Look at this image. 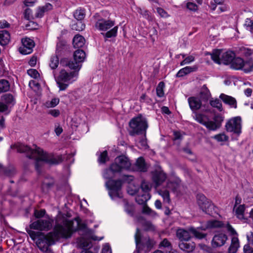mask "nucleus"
<instances>
[{
  "label": "nucleus",
  "mask_w": 253,
  "mask_h": 253,
  "mask_svg": "<svg viewBox=\"0 0 253 253\" xmlns=\"http://www.w3.org/2000/svg\"><path fill=\"white\" fill-rule=\"evenodd\" d=\"M181 55H182V58H184V59L180 63L181 66H183L185 64H190V63L194 61L195 60L194 57L192 55H190V56H189L185 58V54H181Z\"/></svg>",
  "instance_id": "43"
},
{
  "label": "nucleus",
  "mask_w": 253,
  "mask_h": 253,
  "mask_svg": "<svg viewBox=\"0 0 253 253\" xmlns=\"http://www.w3.org/2000/svg\"><path fill=\"white\" fill-rule=\"evenodd\" d=\"M248 21H247L246 24L248 25L247 27L249 28L251 32L253 34V21H250L249 23H248Z\"/></svg>",
  "instance_id": "63"
},
{
  "label": "nucleus",
  "mask_w": 253,
  "mask_h": 253,
  "mask_svg": "<svg viewBox=\"0 0 253 253\" xmlns=\"http://www.w3.org/2000/svg\"><path fill=\"white\" fill-rule=\"evenodd\" d=\"M227 239V236L225 233L217 232L212 238L211 242V246L213 248L220 247L225 244Z\"/></svg>",
  "instance_id": "14"
},
{
  "label": "nucleus",
  "mask_w": 253,
  "mask_h": 253,
  "mask_svg": "<svg viewBox=\"0 0 253 253\" xmlns=\"http://www.w3.org/2000/svg\"><path fill=\"white\" fill-rule=\"evenodd\" d=\"M211 138L215 140L217 142L220 143L221 145H223L226 142L228 141L229 137L225 132H221L215 134L211 137Z\"/></svg>",
  "instance_id": "26"
},
{
  "label": "nucleus",
  "mask_w": 253,
  "mask_h": 253,
  "mask_svg": "<svg viewBox=\"0 0 253 253\" xmlns=\"http://www.w3.org/2000/svg\"><path fill=\"white\" fill-rule=\"evenodd\" d=\"M118 30V26H114L110 30L107 31L106 33L103 34L104 36L107 38H111L115 37L117 36Z\"/></svg>",
  "instance_id": "34"
},
{
  "label": "nucleus",
  "mask_w": 253,
  "mask_h": 253,
  "mask_svg": "<svg viewBox=\"0 0 253 253\" xmlns=\"http://www.w3.org/2000/svg\"><path fill=\"white\" fill-rule=\"evenodd\" d=\"M22 45L19 47V52L23 54H29L33 51L35 46L34 41L29 38H24L21 40Z\"/></svg>",
  "instance_id": "12"
},
{
  "label": "nucleus",
  "mask_w": 253,
  "mask_h": 253,
  "mask_svg": "<svg viewBox=\"0 0 253 253\" xmlns=\"http://www.w3.org/2000/svg\"><path fill=\"white\" fill-rule=\"evenodd\" d=\"M85 58V53L83 50L78 49L75 51L74 54L75 62H74V63H77L81 67V65H80V63L83 62Z\"/></svg>",
  "instance_id": "18"
},
{
  "label": "nucleus",
  "mask_w": 253,
  "mask_h": 253,
  "mask_svg": "<svg viewBox=\"0 0 253 253\" xmlns=\"http://www.w3.org/2000/svg\"><path fill=\"white\" fill-rule=\"evenodd\" d=\"M52 226V221L49 220L39 219L33 222L31 225V228L39 230H47Z\"/></svg>",
  "instance_id": "15"
},
{
  "label": "nucleus",
  "mask_w": 253,
  "mask_h": 253,
  "mask_svg": "<svg viewBox=\"0 0 253 253\" xmlns=\"http://www.w3.org/2000/svg\"><path fill=\"white\" fill-rule=\"evenodd\" d=\"M200 97L204 101H207L211 97V93L205 85H204L200 91Z\"/></svg>",
  "instance_id": "29"
},
{
  "label": "nucleus",
  "mask_w": 253,
  "mask_h": 253,
  "mask_svg": "<svg viewBox=\"0 0 253 253\" xmlns=\"http://www.w3.org/2000/svg\"><path fill=\"white\" fill-rule=\"evenodd\" d=\"M77 230H84L86 232L85 237H83L79 242L80 246L83 248H90V242L89 239L93 240H101L102 237L98 238L92 234V232L86 228V225L83 223L79 217L75 218L73 220L67 219L66 215L59 213L56 219V224L54 229L53 233H50L51 240H57L59 238H68ZM81 253H93L90 249H84Z\"/></svg>",
  "instance_id": "1"
},
{
  "label": "nucleus",
  "mask_w": 253,
  "mask_h": 253,
  "mask_svg": "<svg viewBox=\"0 0 253 253\" xmlns=\"http://www.w3.org/2000/svg\"><path fill=\"white\" fill-rule=\"evenodd\" d=\"M253 69V60L249 59L248 60L245 61L243 65V70L245 73H248L251 72Z\"/></svg>",
  "instance_id": "32"
},
{
  "label": "nucleus",
  "mask_w": 253,
  "mask_h": 253,
  "mask_svg": "<svg viewBox=\"0 0 253 253\" xmlns=\"http://www.w3.org/2000/svg\"><path fill=\"white\" fill-rule=\"evenodd\" d=\"M190 233H192L196 238L200 239L205 238L206 236V234L200 231L199 228L196 229L190 227L188 230L178 229L176 231V236L181 241H188L191 238Z\"/></svg>",
  "instance_id": "7"
},
{
  "label": "nucleus",
  "mask_w": 253,
  "mask_h": 253,
  "mask_svg": "<svg viewBox=\"0 0 253 253\" xmlns=\"http://www.w3.org/2000/svg\"><path fill=\"white\" fill-rule=\"evenodd\" d=\"M10 85L8 82L5 80H0V92H6L9 90Z\"/></svg>",
  "instance_id": "35"
},
{
  "label": "nucleus",
  "mask_w": 253,
  "mask_h": 253,
  "mask_svg": "<svg viewBox=\"0 0 253 253\" xmlns=\"http://www.w3.org/2000/svg\"><path fill=\"white\" fill-rule=\"evenodd\" d=\"M109 160L107 151H104L99 155L98 161L100 164H104Z\"/></svg>",
  "instance_id": "42"
},
{
  "label": "nucleus",
  "mask_w": 253,
  "mask_h": 253,
  "mask_svg": "<svg viewBox=\"0 0 253 253\" xmlns=\"http://www.w3.org/2000/svg\"><path fill=\"white\" fill-rule=\"evenodd\" d=\"M74 17L78 21H81L85 16V13L84 10L77 9L74 14Z\"/></svg>",
  "instance_id": "41"
},
{
  "label": "nucleus",
  "mask_w": 253,
  "mask_h": 253,
  "mask_svg": "<svg viewBox=\"0 0 253 253\" xmlns=\"http://www.w3.org/2000/svg\"><path fill=\"white\" fill-rule=\"evenodd\" d=\"M157 11L158 14L162 18H166L169 16L168 12L161 7L157 8Z\"/></svg>",
  "instance_id": "47"
},
{
  "label": "nucleus",
  "mask_w": 253,
  "mask_h": 253,
  "mask_svg": "<svg viewBox=\"0 0 253 253\" xmlns=\"http://www.w3.org/2000/svg\"><path fill=\"white\" fill-rule=\"evenodd\" d=\"M239 247V243L238 238L233 237L232 238L231 244L228 248L227 253H236Z\"/></svg>",
  "instance_id": "28"
},
{
  "label": "nucleus",
  "mask_w": 253,
  "mask_h": 253,
  "mask_svg": "<svg viewBox=\"0 0 253 253\" xmlns=\"http://www.w3.org/2000/svg\"><path fill=\"white\" fill-rule=\"evenodd\" d=\"M37 1V0H25L24 4L27 6H33Z\"/></svg>",
  "instance_id": "59"
},
{
  "label": "nucleus",
  "mask_w": 253,
  "mask_h": 253,
  "mask_svg": "<svg viewBox=\"0 0 253 253\" xmlns=\"http://www.w3.org/2000/svg\"><path fill=\"white\" fill-rule=\"evenodd\" d=\"M60 63L63 68L60 70L55 81L59 90L63 91L78 80L81 67L65 58L62 59Z\"/></svg>",
  "instance_id": "3"
},
{
  "label": "nucleus",
  "mask_w": 253,
  "mask_h": 253,
  "mask_svg": "<svg viewBox=\"0 0 253 253\" xmlns=\"http://www.w3.org/2000/svg\"><path fill=\"white\" fill-rule=\"evenodd\" d=\"M142 131V117L139 115L132 119L129 122V132L130 135H134L141 133Z\"/></svg>",
  "instance_id": "11"
},
{
  "label": "nucleus",
  "mask_w": 253,
  "mask_h": 253,
  "mask_svg": "<svg viewBox=\"0 0 253 253\" xmlns=\"http://www.w3.org/2000/svg\"><path fill=\"white\" fill-rule=\"evenodd\" d=\"M187 7L190 10L196 11L198 8V6L193 2H188L187 3Z\"/></svg>",
  "instance_id": "54"
},
{
  "label": "nucleus",
  "mask_w": 253,
  "mask_h": 253,
  "mask_svg": "<svg viewBox=\"0 0 253 253\" xmlns=\"http://www.w3.org/2000/svg\"><path fill=\"white\" fill-rule=\"evenodd\" d=\"M188 101L190 107L193 111L197 110L201 107V102L198 98L191 97L188 98Z\"/></svg>",
  "instance_id": "20"
},
{
  "label": "nucleus",
  "mask_w": 253,
  "mask_h": 253,
  "mask_svg": "<svg viewBox=\"0 0 253 253\" xmlns=\"http://www.w3.org/2000/svg\"><path fill=\"white\" fill-rule=\"evenodd\" d=\"M17 150L20 153H27L29 158L35 159L36 161V169L38 171H39V166L43 163L49 164L58 163V161L52 154L44 152L40 148L36 147L35 149H32L27 146L19 144L17 146Z\"/></svg>",
  "instance_id": "4"
},
{
  "label": "nucleus",
  "mask_w": 253,
  "mask_h": 253,
  "mask_svg": "<svg viewBox=\"0 0 253 253\" xmlns=\"http://www.w3.org/2000/svg\"><path fill=\"white\" fill-rule=\"evenodd\" d=\"M165 86L164 82H161L159 83L156 88L157 95L158 96L162 97L164 95V89Z\"/></svg>",
  "instance_id": "39"
},
{
  "label": "nucleus",
  "mask_w": 253,
  "mask_h": 253,
  "mask_svg": "<svg viewBox=\"0 0 253 253\" xmlns=\"http://www.w3.org/2000/svg\"><path fill=\"white\" fill-rule=\"evenodd\" d=\"M45 213V211L44 210H42L41 211L35 210L34 212V215L37 218H40L44 215Z\"/></svg>",
  "instance_id": "55"
},
{
  "label": "nucleus",
  "mask_w": 253,
  "mask_h": 253,
  "mask_svg": "<svg viewBox=\"0 0 253 253\" xmlns=\"http://www.w3.org/2000/svg\"><path fill=\"white\" fill-rule=\"evenodd\" d=\"M143 214H146L147 215L150 216H154L155 215V212L154 211H152L150 208H149L147 206L143 204Z\"/></svg>",
  "instance_id": "48"
},
{
  "label": "nucleus",
  "mask_w": 253,
  "mask_h": 253,
  "mask_svg": "<svg viewBox=\"0 0 253 253\" xmlns=\"http://www.w3.org/2000/svg\"><path fill=\"white\" fill-rule=\"evenodd\" d=\"M194 118L197 122L203 125H204L206 122L205 119L204 115L201 114L196 113L194 116Z\"/></svg>",
  "instance_id": "45"
},
{
  "label": "nucleus",
  "mask_w": 253,
  "mask_h": 253,
  "mask_svg": "<svg viewBox=\"0 0 253 253\" xmlns=\"http://www.w3.org/2000/svg\"><path fill=\"white\" fill-rule=\"evenodd\" d=\"M28 74L31 76V77L37 79L38 78L40 75L38 71L35 69H30L27 71Z\"/></svg>",
  "instance_id": "50"
},
{
  "label": "nucleus",
  "mask_w": 253,
  "mask_h": 253,
  "mask_svg": "<svg viewBox=\"0 0 253 253\" xmlns=\"http://www.w3.org/2000/svg\"><path fill=\"white\" fill-rule=\"evenodd\" d=\"M72 28L77 31H82L85 28V25L81 21H78L75 24L72 25Z\"/></svg>",
  "instance_id": "44"
},
{
  "label": "nucleus",
  "mask_w": 253,
  "mask_h": 253,
  "mask_svg": "<svg viewBox=\"0 0 253 253\" xmlns=\"http://www.w3.org/2000/svg\"><path fill=\"white\" fill-rule=\"evenodd\" d=\"M167 178V174L161 168L156 169L152 173V180L156 187L162 185Z\"/></svg>",
  "instance_id": "13"
},
{
  "label": "nucleus",
  "mask_w": 253,
  "mask_h": 253,
  "mask_svg": "<svg viewBox=\"0 0 253 253\" xmlns=\"http://www.w3.org/2000/svg\"><path fill=\"white\" fill-rule=\"evenodd\" d=\"M154 227L149 221H145L143 220V230H153Z\"/></svg>",
  "instance_id": "49"
},
{
  "label": "nucleus",
  "mask_w": 253,
  "mask_h": 253,
  "mask_svg": "<svg viewBox=\"0 0 253 253\" xmlns=\"http://www.w3.org/2000/svg\"><path fill=\"white\" fill-rule=\"evenodd\" d=\"M123 170L142 171V157H139L135 163L134 168H131V163L127 157L125 156H119L115 159L114 162L112 164L110 168L104 171L103 177L108 179L105 182V186L109 191V196L112 199L121 198L123 197L121 181L111 179L116 172H120Z\"/></svg>",
  "instance_id": "2"
},
{
  "label": "nucleus",
  "mask_w": 253,
  "mask_h": 253,
  "mask_svg": "<svg viewBox=\"0 0 253 253\" xmlns=\"http://www.w3.org/2000/svg\"><path fill=\"white\" fill-rule=\"evenodd\" d=\"M59 103V99L57 97H54L46 101L43 103V106L47 108H53L56 106Z\"/></svg>",
  "instance_id": "30"
},
{
  "label": "nucleus",
  "mask_w": 253,
  "mask_h": 253,
  "mask_svg": "<svg viewBox=\"0 0 253 253\" xmlns=\"http://www.w3.org/2000/svg\"><path fill=\"white\" fill-rule=\"evenodd\" d=\"M160 246L164 247H171L170 243L168 240L167 239H164L161 243Z\"/></svg>",
  "instance_id": "57"
},
{
  "label": "nucleus",
  "mask_w": 253,
  "mask_h": 253,
  "mask_svg": "<svg viewBox=\"0 0 253 253\" xmlns=\"http://www.w3.org/2000/svg\"><path fill=\"white\" fill-rule=\"evenodd\" d=\"M247 238L249 242L253 244V232H251L250 234L247 235Z\"/></svg>",
  "instance_id": "64"
},
{
  "label": "nucleus",
  "mask_w": 253,
  "mask_h": 253,
  "mask_svg": "<svg viewBox=\"0 0 253 253\" xmlns=\"http://www.w3.org/2000/svg\"><path fill=\"white\" fill-rule=\"evenodd\" d=\"M197 201L200 208L205 213L211 215L214 211V206L202 194L197 195Z\"/></svg>",
  "instance_id": "10"
},
{
  "label": "nucleus",
  "mask_w": 253,
  "mask_h": 253,
  "mask_svg": "<svg viewBox=\"0 0 253 253\" xmlns=\"http://www.w3.org/2000/svg\"><path fill=\"white\" fill-rule=\"evenodd\" d=\"M224 118L221 115H215L213 118V121L215 122L216 125L219 126V128L221 126L222 122L223 121Z\"/></svg>",
  "instance_id": "46"
},
{
  "label": "nucleus",
  "mask_w": 253,
  "mask_h": 253,
  "mask_svg": "<svg viewBox=\"0 0 253 253\" xmlns=\"http://www.w3.org/2000/svg\"><path fill=\"white\" fill-rule=\"evenodd\" d=\"M219 97L225 103L234 108H237L236 100L234 97L223 93L220 94Z\"/></svg>",
  "instance_id": "19"
},
{
  "label": "nucleus",
  "mask_w": 253,
  "mask_h": 253,
  "mask_svg": "<svg viewBox=\"0 0 253 253\" xmlns=\"http://www.w3.org/2000/svg\"><path fill=\"white\" fill-rule=\"evenodd\" d=\"M244 60L242 58L240 57H234L231 63L230 67L231 68L235 70H241L243 68Z\"/></svg>",
  "instance_id": "25"
},
{
  "label": "nucleus",
  "mask_w": 253,
  "mask_h": 253,
  "mask_svg": "<svg viewBox=\"0 0 253 253\" xmlns=\"http://www.w3.org/2000/svg\"><path fill=\"white\" fill-rule=\"evenodd\" d=\"M222 50L216 49L211 54V58L214 62L220 64H230L235 56V53L231 51H228L221 54Z\"/></svg>",
  "instance_id": "6"
},
{
  "label": "nucleus",
  "mask_w": 253,
  "mask_h": 253,
  "mask_svg": "<svg viewBox=\"0 0 253 253\" xmlns=\"http://www.w3.org/2000/svg\"><path fill=\"white\" fill-rule=\"evenodd\" d=\"M94 21V27L95 29L99 31H106L115 25V22L111 20H106L95 14L92 18Z\"/></svg>",
  "instance_id": "9"
},
{
  "label": "nucleus",
  "mask_w": 253,
  "mask_h": 253,
  "mask_svg": "<svg viewBox=\"0 0 253 253\" xmlns=\"http://www.w3.org/2000/svg\"><path fill=\"white\" fill-rule=\"evenodd\" d=\"M136 251L134 253H141L142 251V232L138 227L134 235Z\"/></svg>",
  "instance_id": "16"
},
{
  "label": "nucleus",
  "mask_w": 253,
  "mask_h": 253,
  "mask_svg": "<svg viewBox=\"0 0 253 253\" xmlns=\"http://www.w3.org/2000/svg\"><path fill=\"white\" fill-rule=\"evenodd\" d=\"M54 131L57 135L59 136L63 131V129L59 125H55Z\"/></svg>",
  "instance_id": "56"
},
{
  "label": "nucleus",
  "mask_w": 253,
  "mask_h": 253,
  "mask_svg": "<svg viewBox=\"0 0 253 253\" xmlns=\"http://www.w3.org/2000/svg\"><path fill=\"white\" fill-rule=\"evenodd\" d=\"M85 43L84 38L79 35H76L73 40V44L75 48H80L84 46Z\"/></svg>",
  "instance_id": "27"
},
{
  "label": "nucleus",
  "mask_w": 253,
  "mask_h": 253,
  "mask_svg": "<svg viewBox=\"0 0 253 253\" xmlns=\"http://www.w3.org/2000/svg\"><path fill=\"white\" fill-rule=\"evenodd\" d=\"M52 9V5L50 3H46L44 6H40L37 9L36 13V16L37 17L41 18L43 16V14L45 12Z\"/></svg>",
  "instance_id": "21"
},
{
  "label": "nucleus",
  "mask_w": 253,
  "mask_h": 253,
  "mask_svg": "<svg viewBox=\"0 0 253 253\" xmlns=\"http://www.w3.org/2000/svg\"><path fill=\"white\" fill-rule=\"evenodd\" d=\"M29 63L31 66H35L37 63V58L34 56L32 57L30 59Z\"/></svg>",
  "instance_id": "62"
},
{
  "label": "nucleus",
  "mask_w": 253,
  "mask_h": 253,
  "mask_svg": "<svg viewBox=\"0 0 253 253\" xmlns=\"http://www.w3.org/2000/svg\"><path fill=\"white\" fill-rule=\"evenodd\" d=\"M197 69L196 66L193 67L187 66L181 69L176 74V77H182L192 72L196 71Z\"/></svg>",
  "instance_id": "22"
},
{
  "label": "nucleus",
  "mask_w": 253,
  "mask_h": 253,
  "mask_svg": "<svg viewBox=\"0 0 253 253\" xmlns=\"http://www.w3.org/2000/svg\"><path fill=\"white\" fill-rule=\"evenodd\" d=\"M101 253H112L111 247L108 244H105L103 246Z\"/></svg>",
  "instance_id": "53"
},
{
  "label": "nucleus",
  "mask_w": 253,
  "mask_h": 253,
  "mask_svg": "<svg viewBox=\"0 0 253 253\" xmlns=\"http://www.w3.org/2000/svg\"><path fill=\"white\" fill-rule=\"evenodd\" d=\"M225 128L227 131L233 135L239 136L242 132V120L240 117H233L226 123Z\"/></svg>",
  "instance_id": "8"
},
{
  "label": "nucleus",
  "mask_w": 253,
  "mask_h": 253,
  "mask_svg": "<svg viewBox=\"0 0 253 253\" xmlns=\"http://www.w3.org/2000/svg\"><path fill=\"white\" fill-rule=\"evenodd\" d=\"M155 244V242L149 238H145L143 241V249L146 248L147 251L151 250Z\"/></svg>",
  "instance_id": "33"
},
{
  "label": "nucleus",
  "mask_w": 253,
  "mask_h": 253,
  "mask_svg": "<svg viewBox=\"0 0 253 253\" xmlns=\"http://www.w3.org/2000/svg\"><path fill=\"white\" fill-rule=\"evenodd\" d=\"M59 64V59L56 55L53 56L50 58L49 66L52 69H56Z\"/></svg>",
  "instance_id": "40"
},
{
  "label": "nucleus",
  "mask_w": 253,
  "mask_h": 253,
  "mask_svg": "<svg viewBox=\"0 0 253 253\" xmlns=\"http://www.w3.org/2000/svg\"><path fill=\"white\" fill-rule=\"evenodd\" d=\"M204 126L210 130L214 131L219 128V126L216 125L213 121H206Z\"/></svg>",
  "instance_id": "38"
},
{
  "label": "nucleus",
  "mask_w": 253,
  "mask_h": 253,
  "mask_svg": "<svg viewBox=\"0 0 253 253\" xmlns=\"http://www.w3.org/2000/svg\"><path fill=\"white\" fill-rule=\"evenodd\" d=\"M3 100L7 104L0 103V112H4L7 109V105H13L14 103L13 97L10 94H6L3 96Z\"/></svg>",
  "instance_id": "17"
},
{
  "label": "nucleus",
  "mask_w": 253,
  "mask_h": 253,
  "mask_svg": "<svg viewBox=\"0 0 253 253\" xmlns=\"http://www.w3.org/2000/svg\"><path fill=\"white\" fill-rule=\"evenodd\" d=\"M210 103L212 107L216 108L219 111H222V104L220 100L218 99H212L210 100Z\"/></svg>",
  "instance_id": "37"
},
{
  "label": "nucleus",
  "mask_w": 253,
  "mask_h": 253,
  "mask_svg": "<svg viewBox=\"0 0 253 253\" xmlns=\"http://www.w3.org/2000/svg\"><path fill=\"white\" fill-rule=\"evenodd\" d=\"M180 249L187 252H190L193 250L194 247L192 244L182 242L179 244Z\"/></svg>",
  "instance_id": "36"
},
{
  "label": "nucleus",
  "mask_w": 253,
  "mask_h": 253,
  "mask_svg": "<svg viewBox=\"0 0 253 253\" xmlns=\"http://www.w3.org/2000/svg\"><path fill=\"white\" fill-rule=\"evenodd\" d=\"M10 36L9 33L6 30L0 31V44L5 45L10 41Z\"/></svg>",
  "instance_id": "24"
},
{
  "label": "nucleus",
  "mask_w": 253,
  "mask_h": 253,
  "mask_svg": "<svg viewBox=\"0 0 253 253\" xmlns=\"http://www.w3.org/2000/svg\"><path fill=\"white\" fill-rule=\"evenodd\" d=\"M224 226V224L219 221L212 220L209 221L207 223V228H221Z\"/></svg>",
  "instance_id": "31"
},
{
  "label": "nucleus",
  "mask_w": 253,
  "mask_h": 253,
  "mask_svg": "<svg viewBox=\"0 0 253 253\" xmlns=\"http://www.w3.org/2000/svg\"><path fill=\"white\" fill-rule=\"evenodd\" d=\"M151 184L148 183H145L143 181V193L147 192L151 190Z\"/></svg>",
  "instance_id": "58"
},
{
  "label": "nucleus",
  "mask_w": 253,
  "mask_h": 253,
  "mask_svg": "<svg viewBox=\"0 0 253 253\" xmlns=\"http://www.w3.org/2000/svg\"><path fill=\"white\" fill-rule=\"evenodd\" d=\"M244 253H253V249L248 245H246L244 247Z\"/></svg>",
  "instance_id": "60"
},
{
  "label": "nucleus",
  "mask_w": 253,
  "mask_h": 253,
  "mask_svg": "<svg viewBox=\"0 0 253 253\" xmlns=\"http://www.w3.org/2000/svg\"><path fill=\"white\" fill-rule=\"evenodd\" d=\"M127 193L131 195H134L137 191V187L134 185H132L131 184H129L127 188Z\"/></svg>",
  "instance_id": "51"
},
{
  "label": "nucleus",
  "mask_w": 253,
  "mask_h": 253,
  "mask_svg": "<svg viewBox=\"0 0 253 253\" xmlns=\"http://www.w3.org/2000/svg\"><path fill=\"white\" fill-rule=\"evenodd\" d=\"M48 114L53 117L56 118L60 115V112L58 109H51L48 111Z\"/></svg>",
  "instance_id": "52"
},
{
  "label": "nucleus",
  "mask_w": 253,
  "mask_h": 253,
  "mask_svg": "<svg viewBox=\"0 0 253 253\" xmlns=\"http://www.w3.org/2000/svg\"><path fill=\"white\" fill-rule=\"evenodd\" d=\"M184 187L180 178L175 176H170L167 182L166 187L160 189L158 193L163 198L166 203H169L170 199L169 192L168 189L171 190L176 195L180 194L183 191Z\"/></svg>",
  "instance_id": "5"
},
{
  "label": "nucleus",
  "mask_w": 253,
  "mask_h": 253,
  "mask_svg": "<svg viewBox=\"0 0 253 253\" xmlns=\"http://www.w3.org/2000/svg\"><path fill=\"white\" fill-rule=\"evenodd\" d=\"M233 211L238 218L241 220L245 219L244 216L245 206L244 205H239L238 207H234Z\"/></svg>",
  "instance_id": "23"
},
{
  "label": "nucleus",
  "mask_w": 253,
  "mask_h": 253,
  "mask_svg": "<svg viewBox=\"0 0 253 253\" xmlns=\"http://www.w3.org/2000/svg\"><path fill=\"white\" fill-rule=\"evenodd\" d=\"M226 228L227 230L231 233V234L234 235L236 234V232L235 230L233 229V228L229 224L227 223L226 224Z\"/></svg>",
  "instance_id": "61"
}]
</instances>
